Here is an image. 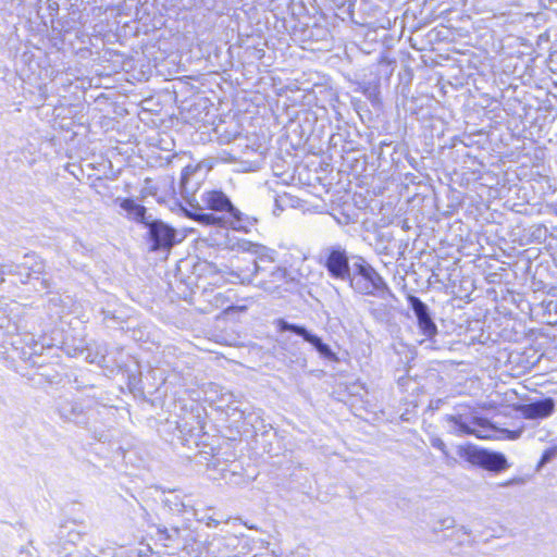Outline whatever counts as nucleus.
<instances>
[{"label":"nucleus","instance_id":"412c9836","mask_svg":"<svg viewBox=\"0 0 557 557\" xmlns=\"http://www.w3.org/2000/svg\"><path fill=\"white\" fill-rule=\"evenodd\" d=\"M282 359L283 361L298 369H305L307 367V357L300 349L283 348Z\"/></svg>","mask_w":557,"mask_h":557},{"label":"nucleus","instance_id":"2eb2a0df","mask_svg":"<svg viewBox=\"0 0 557 557\" xmlns=\"http://www.w3.org/2000/svg\"><path fill=\"white\" fill-rule=\"evenodd\" d=\"M89 361L103 368H122L125 364L123 347L108 346L107 344L99 345L95 356Z\"/></svg>","mask_w":557,"mask_h":557},{"label":"nucleus","instance_id":"a211bd4d","mask_svg":"<svg viewBox=\"0 0 557 557\" xmlns=\"http://www.w3.org/2000/svg\"><path fill=\"white\" fill-rule=\"evenodd\" d=\"M149 513L145 511V520L151 527L157 529L156 540L163 547H173L180 543L181 540V529L178 527L166 528L161 524L150 523Z\"/></svg>","mask_w":557,"mask_h":557},{"label":"nucleus","instance_id":"393cba45","mask_svg":"<svg viewBox=\"0 0 557 557\" xmlns=\"http://www.w3.org/2000/svg\"><path fill=\"white\" fill-rule=\"evenodd\" d=\"M18 557H39L38 550L29 542L27 546H23L18 552Z\"/></svg>","mask_w":557,"mask_h":557},{"label":"nucleus","instance_id":"c85d7f7f","mask_svg":"<svg viewBox=\"0 0 557 557\" xmlns=\"http://www.w3.org/2000/svg\"><path fill=\"white\" fill-rule=\"evenodd\" d=\"M508 440H518L523 433V428L517 430H504Z\"/></svg>","mask_w":557,"mask_h":557},{"label":"nucleus","instance_id":"f8f14e48","mask_svg":"<svg viewBox=\"0 0 557 557\" xmlns=\"http://www.w3.org/2000/svg\"><path fill=\"white\" fill-rule=\"evenodd\" d=\"M408 304L410 309L413 311L414 317L417 318L418 326L421 333L428 338H432L437 334V326L433 320L431 311L425 302H423L419 297L409 295Z\"/></svg>","mask_w":557,"mask_h":557},{"label":"nucleus","instance_id":"9d476101","mask_svg":"<svg viewBox=\"0 0 557 557\" xmlns=\"http://www.w3.org/2000/svg\"><path fill=\"white\" fill-rule=\"evenodd\" d=\"M261 275L255 280L253 285L267 293L274 294L286 290L292 281L290 273L285 267L276 265L273 269H263Z\"/></svg>","mask_w":557,"mask_h":557},{"label":"nucleus","instance_id":"c756f323","mask_svg":"<svg viewBox=\"0 0 557 557\" xmlns=\"http://www.w3.org/2000/svg\"><path fill=\"white\" fill-rule=\"evenodd\" d=\"M233 404H234V403H230V404L227 405V408H228V409H231V410H233V413H232V414H236V413H237V414H238V418H239V419H243V418H244V414H245V411H244V410H240L237 406H234V407H233Z\"/></svg>","mask_w":557,"mask_h":557},{"label":"nucleus","instance_id":"423d86ee","mask_svg":"<svg viewBox=\"0 0 557 557\" xmlns=\"http://www.w3.org/2000/svg\"><path fill=\"white\" fill-rule=\"evenodd\" d=\"M355 256L350 255L341 244H333L320 250L318 262L326 270L331 278L346 282L352 272Z\"/></svg>","mask_w":557,"mask_h":557},{"label":"nucleus","instance_id":"7ed1b4c3","mask_svg":"<svg viewBox=\"0 0 557 557\" xmlns=\"http://www.w3.org/2000/svg\"><path fill=\"white\" fill-rule=\"evenodd\" d=\"M346 283L361 296L375 297L386 302L396 299L384 277L362 256H355L352 272Z\"/></svg>","mask_w":557,"mask_h":557},{"label":"nucleus","instance_id":"7c9ffc66","mask_svg":"<svg viewBox=\"0 0 557 557\" xmlns=\"http://www.w3.org/2000/svg\"><path fill=\"white\" fill-rule=\"evenodd\" d=\"M455 520L453 518H445L441 521L442 529H450L454 527Z\"/></svg>","mask_w":557,"mask_h":557},{"label":"nucleus","instance_id":"72a5a7b5","mask_svg":"<svg viewBox=\"0 0 557 557\" xmlns=\"http://www.w3.org/2000/svg\"><path fill=\"white\" fill-rule=\"evenodd\" d=\"M442 403H443V400H442V399H437V400H436V406H435V407H436V408H438V407H440V405H441Z\"/></svg>","mask_w":557,"mask_h":557},{"label":"nucleus","instance_id":"6ab92c4d","mask_svg":"<svg viewBox=\"0 0 557 557\" xmlns=\"http://www.w3.org/2000/svg\"><path fill=\"white\" fill-rule=\"evenodd\" d=\"M222 223L228 224L233 230L248 233L250 227L257 223V219L249 216L240 212L236 207H233Z\"/></svg>","mask_w":557,"mask_h":557},{"label":"nucleus","instance_id":"6e6552de","mask_svg":"<svg viewBox=\"0 0 557 557\" xmlns=\"http://www.w3.org/2000/svg\"><path fill=\"white\" fill-rule=\"evenodd\" d=\"M146 230L144 239L150 252L168 255L178 242L176 230L160 219L150 221Z\"/></svg>","mask_w":557,"mask_h":557},{"label":"nucleus","instance_id":"473e14b6","mask_svg":"<svg viewBox=\"0 0 557 557\" xmlns=\"http://www.w3.org/2000/svg\"><path fill=\"white\" fill-rule=\"evenodd\" d=\"M263 54H264V51L262 49L256 50V55L258 59H261L263 57Z\"/></svg>","mask_w":557,"mask_h":557},{"label":"nucleus","instance_id":"f704fd0d","mask_svg":"<svg viewBox=\"0 0 557 557\" xmlns=\"http://www.w3.org/2000/svg\"><path fill=\"white\" fill-rule=\"evenodd\" d=\"M97 0H94V2H96Z\"/></svg>","mask_w":557,"mask_h":557},{"label":"nucleus","instance_id":"b1692460","mask_svg":"<svg viewBox=\"0 0 557 557\" xmlns=\"http://www.w3.org/2000/svg\"><path fill=\"white\" fill-rule=\"evenodd\" d=\"M556 456H557V446L547 448L546 450H544V453L541 457L540 465H545V463L550 462L552 460H554L556 458Z\"/></svg>","mask_w":557,"mask_h":557},{"label":"nucleus","instance_id":"cd10ccee","mask_svg":"<svg viewBox=\"0 0 557 557\" xmlns=\"http://www.w3.org/2000/svg\"><path fill=\"white\" fill-rule=\"evenodd\" d=\"M195 517H198L197 511H195ZM197 520L206 522V524L210 528H215L220 524L219 520L206 515L201 516L200 518H197Z\"/></svg>","mask_w":557,"mask_h":557},{"label":"nucleus","instance_id":"f257e3e1","mask_svg":"<svg viewBox=\"0 0 557 557\" xmlns=\"http://www.w3.org/2000/svg\"><path fill=\"white\" fill-rule=\"evenodd\" d=\"M232 249L237 251L248 252L255 258L251 261V269L247 270H233L227 264H218L216 262H209L208 270L210 273L220 275L224 282L227 283H242L253 284L255 280L261 275L263 269H273L276 267L277 252L274 249L265 247L260 244L252 243L247 239H239L232 246Z\"/></svg>","mask_w":557,"mask_h":557},{"label":"nucleus","instance_id":"9b49d317","mask_svg":"<svg viewBox=\"0 0 557 557\" xmlns=\"http://www.w3.org/2000/svg\"><path fill=\"white\" fill-rule=\"evenodd\" d=\"M467 459L483 469L500 472L508 468V462L504 454L491 451L475 446L468 447Z\"/></svg>","mask_w":557,"mask_h":557},{"label":"nucleus","instance_id":"0eeeda50","mask_svg":"<svg viewBox=\"0 0 557 557\" xmlns=\"http://www.w3.org/2000/svg\"><path fill=\"white\" fill-rule=\"evenodd\" d=\"M55 412L65 423L90 429V423L96 420L98 410L85 400L60 397L55 401Z\"/></svg>","mask_w":557,"mask_h":557},{"label":"nucleus","instance_id":"aec40b11","mask_svg":"<svg viewBox=\"0 0 557 557\" xmlns=\"http://www.w3.org/2000/svg\"><path fill=\"white\" fill-rule=\"evenodd\" d=\"M176 348L173 346H166L162 350V359L159 361L161 364L168 368V371L183 374L184 368L182 362L175 357ZM166 371V369H164Z\"/></svg>","mask_w":557,"mask_h":557},{"label":"nucleus","instance_id":"39448f33","mask_svg":"<svg viewBox=\"0 0 557 557\" xmlns=\"http://www.w3.org/2000/svg\"><path fill=\"white\" fill-rule=\"evenodd\" d=\"M233 207L223 191L209 190L201 194L200 202L194 211H187V215L205 224H222Z\"/></svg>","mask_w":557,"mask_h":557},{"label":"nucleus","instance_id":"4468645a","mask_svg":"<svg viewBox=\"0 0 557 557\" xmlns=\"http://www.w3.org/2000/svg\"><path fill=\"white\" fill-rule=\"evenodd\" d=\"M197 172V166L191 164L186 165L181 173V178L178 183L180 194L182 199L190 207L189 211H194L196 208V203L199 202L196 198V191L199 186L198 181H193V176ZM187 212L188 210L185 209Z\"/></svg>","mask_w":557,"mask_h":557},{"label":"nucleus","instance_id":"5701e85b","mask_svg":"<svg viewBox=\"0 0 557 557\" xmlns=\"http://www.w3.org/2000/svg\"><path fill=\"white\" fill-rule=\"evenodd\" d=\"M162 503L165 507L169 508V510L171 512H174V513L184 512L186 509V505L183 503V500L177 495H171V496L164 497L162 499Z\"/></svg>","mask_w":557,"mask_h":557},{"label":"nucleus","instance_id":"ddd939ff","mask_svg":"<svg viewBox=\"0 0 557 557\" xmlns=\"http://www.w3.org/2000/svg\"><path fill=\"white\" fill-rule=\"evenodd\" d=\"M556 409V403L552 397H543L520 404L517 410L524 419L541 420L550 417Z\"/></svg>","mask_w":557,"mask_h":557},{"label":"nucleus","instance_id":"f3484780","mask_svg":"<svg viewBox=\"0 0 557 557\" xmlns=\"http://www.w3.org/2000/svg\"><path fill=\"white\" fill-rule=\"evenodd\" d=\"M120 207L126 212L129 220L141 224L145 228L148 226L150 221L154 219L152 214L147 213V208L145 206L137 203L132 198L122 199Z\"/></svg>","mask_w":557,"mask_h":557},{"label":"nucleus","instance_id":"a878e982","mask_svg":"<svg viewBox=\"0 0 557 557\" xmlns=\"http://www.w3.org/2000/svg\"><path fill=\"white\" fill-rule=\"evenodd\" d=\"M430 442H431L432 447L441 450L446 457L448 456L446 444L444 443V441L442 438H440L438 436H434L431 438Z\"/></svg>","mask_w":557,"mask_h":557},{"label":"nucleus","instance_id":"bb28decb","mask_svg":"<svg viewBox=\"0 0 557 557\" xmlns=\"http://www.w3.org/2000/svg\"><path fill=\"white\" fill-rule=\"evenodd\" d=\"M384 302H385L384 305H381L377 308L371 309V314L377 320H383L386 315V305L388 302H386V301H384Z\"/></svg>","mask_w":557,"mask_h":557},{"label":"nucleus","instance_id":"2f4dec72","mask_svg":"<svg viewBox=\"0 0 557 557\" xmlns=\"http://www.w3.org/2000/svg\"><path fill=\"white\" fill-rule=\"evenodd\" d=\"M459 530L466 535H470L471 533V531L465 525H462Z\"/></svg>","mask_w":557,"mask_h":557},{"label":"nucleus","instance_id":"4be33fe9","mask_svg":"<svg viewBox=\"0 0 557 557\" xmlns=\"http://www.w3.org/2000/svg\"><path fill=\"white\" fill-rule=\"evenodd\" d=\"M16 275L20 277L22 284H27L32 278L36 280V276H28L27 270H21L18 263L15 264H0V283L3 282V275Z\"/></svg>","mask_w":557,"mask_h":557},{"label":"nucleus","instance_id":"dca6fc26","mask_svg":"<svg viewBox=\"0 0 557 557\" xmlns=\"http://www.w3.org/2000/svg\"><path fill=\"white\" fill-rule=\"evenodd\" d=\"M45 267L44 260L34 252L26 253L23 257V260L18 262V268L21 270H27L28 276H36V281H38L40 289H49L50 281L45 277H39L45 273Z\"/></svg>","mask_w":557,"mask_h":557},{"label":"nucleus","instance_id":"1a4fd4ad","mask_svg":"<svg viewBox=\"0 0 557 557\" xmlns=\"http://www.w3.org/2000/svg\"><path fill=\"white\" fill-rule=\"evenodd\" d=\"M277 329L280 332H290L301 337L306 343L311 345L320 358L331 362H339L337 354L331 348V346L326 344L321 336L313 333L305 325L290 323L284 319H280L277 321Z\"/></svg>","mask_w":557,"mask_h":557},{"label":"nucleus","instance_id":"20e7f679","mask_svg":"<svg viewBox=\"0 0 557 557\" xmlns=\"http://www.w3.org/2000/svg\"><path fill=\"white\" fill-rule=\"evenodd\" d=\"M448 432L457 436L474 435L478 438H488V420L479 411L467 405H458L454 412L444 417Z\"/></svg>","mask_w":557,"mask_h":557},{"label":"nucleus","instance_id":"f03ea898","mask_svg":"<svg viewBox=\"0 0 557 557\" xmlns=\"http://www.w3.org/2000/svg\"><path fill=\"white\" fill-rule=\"evenodd\" d=\"M46 349L44 343L35 341L33 334L16 333V325L7 318L0 323V360L8 367L14 366L17 360L29 362L36 366L35 358L42 355Z\"/></svg>","mask_w":557,"mask_h":557}]
</instances>
